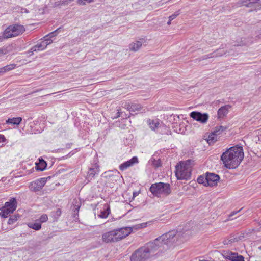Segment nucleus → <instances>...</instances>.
Listing matches in <instances>:
<instances>
[{
	"label": "nucleus",
	"mask_w": 261,
	"mask_h": 261,
	"mask_svg": "<svg viewBox=\"0 0 261 261\" xmlns=\"http://www.w3.org/2000/svg\"><path fill=\"white\" fill-rule=\"evenodd\" d=\"M259 0H243L239 2L240 5L250 7L253 10H256L257 7L259 6Z\"/></svg>",
	"instance_id": "13"
},
{
	"label": "nucleus",
	"mask_w": 261,
	"mask_h": 261,
	"mask_svg": "<svg viewBox=\"0 0 261 261\" xmlns=\"http://www.w3.org/2000/svg\"><path fill=\"white\" fill-rule=\"evenodd\" d=\"M178 15H179V13L173 14L171 16H177Z\"/></svg>",
	"instance_id": "47"
},
{
	"label": "nucleus",
	"mask_w": 261,
	"mask_h": 261,
	"mask_svg": "<svg viewBox=\"0 0 261 261\" xmlns=\"http://www.w3.org/2000/svg\"><path fill=\"white\" fill-rule=\"evenodd\" d=\"M171 19H169V20H168V21H167V24H168V25H169V24H170V23H171Z\"/></svg>",
	"instance_id": "46"
},
{
	"label": "nucleus",
	"mask_w": 261,
	"mask_h": 261,
	"mask_svg": "<svg viewBox=\"0 0 261 261\" xmlns=\"http://www.w3.org/2000/svg\"><path fill=\"white\" fill-rule=\"evenodd\" d=\"M56 215L58 216V217H59L61 215V213H62V211L61 210V209L60 208H58L57 211H56Z\"/></svg>",
	"instance_id": "40"
},
{
	"label": "nucleus",
	"mask_w": 261,
	"mask_h": 261,
	"mask_svg": "<svg viewBox=\"0 0 261 261\" xmlns=\"http://www.w3.org/2000/svg\"><path fill=\"white\" fill-rule=\"evenodd\" d=\"M244 156L242 147L235 146L224 152L222 154L221 159L227 168L234 169L240 165Z\"/></svg>",
	"instance_id": "2"
},
{
	"label": "nucleus",
	"mask_w": 261,
	"mask_h": 261,
	"mask_svg": "<svg viewBox=\"0 0 261 261\" xmlns=\"http://www.w3.org/2000/svg\"><path fill=\"white\" fill-rule=\"evenodd\" d=\"M147 123L150 128L154 131H158V129L161 127V124L158 119L147 120Z\"/></svg>",
	"instance_id": "20"
},
{
	"label": "nucleus",
	"mask_w": 261,
	"mask_h": 261,
	"mask_svg": "<svg viewBox=\"0 0 261 261\" xmlns=\"http://www.w3.org/2000/svg\"><path fill=\"white\" fill-rule=\"evenodd\" d=\"M242 238H243V236L242 234H239V233L233 234L228 238L225 239L223 243L224 245L231 244L233 243L241 240Z\"/></svg>",
	"instance_id": "15"
},
{
	"label": "nucleus",
	"mask_w": 261,
	"mask_h": 261,
	"mask_svg": "<svg viewBox=\"0 0 261 261\" xmlns=\"http://www.w3.org/2000/svg\"><path fill=\"white\" fill-rule=\"evenodd\" d=\"M39 44L41 45V48H42L43 50L45 49L47 46V44H46V41H44V40L41 42Z\"/></svg>",
	"instance_id": "36"
},
{
	"label": "nucleus",
	"mask_w": 261,
	"mask_h": 261,
	"mask_svg": "<svg viewBox=\"0 0 261 261\" xmlns=\"http://www.w3.org/2000/svg\"><path fill=\"white\" fill-rule=\"evenodd\" d=\"M73 1L74 0H63L62 1V4L67 5Z\"/></svg>",
	"instance_id": "38"
},
{
	"label": "nucleus",
	"mask_w": 261,
	"mask_h": 261,
	"mask_svg": "<svg viewBox=\"0 0 261 261\" xmlns=\"http://www.w3.org/2000/svg\"><path fill=\"white\" fill-rule=\"evenodd\" d=\"M27 54L29 55V56H31L32 55V53L31 52H30V50H29L28 52H27Z\"/></svg>",
	"instance_id": "49"
},
{
	"label": "nucleus",
	"mask_w": 261,
	"mask_h": 261,
	"mask_svg": "<svg viewBox=\"0 0 261 261\" xmlns=\"http://www.w3.org/2000/svg\"><path fill=\"white\" fill-rule=\"evenodd\" d=\"M223 255L225 258L231 261H244V258L242 255H239L237 253L230 251H224Z\"/></svg>",
	"instance_id": "11"
},
{
	"label": "nucleus",
	"mask_w": 261,
	"mask_h": 261,
	"mask_svg": "<svg viewBox=\"0 0 261 261\" xmlns=\"http://www.w3.org/2000/svg\"><path fill=\"white\" fill-rule=\"evenodd\" d=\"M225 128L222 126L216 127L214 130L209 135L207 142L209 144H212L218 139V136L223 132Z\"/></svg>",
	"instance_id": "8"
},
{
	"label": "nucleus",
	"mask_w": 261,
	"mask_h": 261,
	"mask_svg": "<svg viewBox=\"0 0 261 261\" xmlns=\"http://www.w3.org/2000/svg\"><path fill=\"white\" fill-rule=\"evenodd\" d=\"M17 201L15 198H11L9 201L6 202L0 210V215L4 218H7L13 213L17 207Z\"/></svg>",
	"instance_id": "7"
},
{
	"label": "nucleus",
	"mask_w": 261,
	"mask_h": 261,
	"mask_svg": "<svg viewBox=\"0 0 261 261\" xmlns=\"http://www.w3.org/2000/svg\"><path fill=\"white\" fill-rule=\"evenodd\" d=\"M25 31L24 27L20 24H15L9 26L4 32L5 38H9L22 34Z\"/></svg>",
	"instance_id": "6"
},
{
	"label": "nucleus",
	"mask_w": 261,
	"mask_h": 261,
	"mask_svg": "<svg viewBox=\"0 0 261 261\" xmlns=\"http://www.w3.org/2000/svg\"><path fill=\"white\" fill-rule=\"evenodd\" d=\"M99 172V167L97 163H95L89 168L88 172L87 179L89 181L91 180L95 175Z\"/></svg>",
	"instance_id": "14"
},
{
	"label": "nucleus",
	"mask_w": 261,
	"mask_h": 261,
	"mask_svg": "<svg viewBox=\"0 0 261 261\" xmlns=\"http://www.w3.org/2000/svg\"><path fill=\"white\" fill-rule=\"evenodd\" d=\"M190 116L193 119L201 123H206L209 116L207 113H201L199 112L193 111L190 114Z\"/></svg>",
	"instance_id": "9"
},
{
	"label": "nucleus",
	"mask_w": 261,
	"mask_h": 261,
	"mask_svg": "<svg viewBox=\"0 0 261 261\" xmlns=\"http://www.w3.org/2000/svg\"><path fill=\"white\" fill-rule=\"evenodd\" d=\"M19 217V216L18 215H15L14 216H11L9 218L8 223L9 224H13L14 223H15L16 221H17Z\"/></svg>",
	"instance_id": "31"
},
{
	"label": "nucleus",
	"mask_w": 261,
	"mask_h": 261,
	"mask_svg": "<svg viewBox=\"0 0 261 261\" xmlns=\"http://www.w3.org/2000/svg\"><path fill=\"white\" fill-rule=\"evenodd\" d=\"M21 121L22 118L21 117L9 118L6 121V123L18 125L20 123Z\"/></svg>",
	"instance_id": "24"
},
{
	"label": "nucleus",
	"mask_w": 261,
	"mask_h": 261,
	"mask_svg": "<svg viewBox=\"0 0 261 261\" xmlns=\"http://www.w3.org/2000/svg\"><path fill=\"white\" fill-rule=\"evenodd\" d=\"M138 163V158L136 156L132 158L130 160L125 162L121 164L119 166V169L120 170L123 171L127 169L128 168L133 166L135 164Z\"/></svg>",
	"instance_id": "16"
},
{
	"label": "nucleus",
	"mask_w": 261,
	"mask_h": 261,
	"mask_svg": "<svg viewBox=\"0 0 261 261\" xmlns=\"http://www.w3.org/2000/svg\"><path fill=\"white\" fill-rule=\"evenodd\" d=\"M132 231L130 227H123L106 232L102 234L101 239L106 243L119 241L128 236Z\"/></svg>",
	"instance_id": "3"
},
{
	"label": "nucleus",
	"mask_w": 261,
	"mask_h": 261,
	"mask_svg": "<svg viewBox=\"0 0 261 261\" xmlns=\"http://www.w3.org/2000/svg\"><path fill=\"white\" fill-rule=\"evenodd\" d=\"M259 138H260V139H261V135H260V137H259Z\"/></svg>",
	"instance_id": "52"
},
{
	"label": "nucleus",
	"mask_w": 261,
	"mask_h": 261,
	"mask_svg": "<svg viewBox=\"0 0 261 261\" xmlns=\"http://www.w3.org/2000/svg\"><path fill=\"white\" fill-rule=\"evenodd\" d=\"M215 53H212L211 54L205 55L202 57V60H205L211 58L215 57Z\"/></svg>",
	"instance_id": "33"
},
{
	"label": "nucleus",
	"mask_w": 261,
	"mask_h": 261,
	"mask_svg": "<svg viewBox=\"0 0 261 261\" xmlns=\"http://www.w3.org/2000/svg\"><path fill=\"white\" fill-rule=\"evenodd\" d=\"M27 54L29 55V56H31L32 55V53L31 52H30V50H29L28 52H27Z\"/></svg>",
	"instance_id": "48"
},
{
	"label": "nucleus",
	"mask_w": 261,
	"mask_h": 261,
	"mask_svg": "<svg viewBox=\"0 0 261 261\" xmlns=\"http://www.w3.org/2000/svg\"><path fill=\"white\" fill-rule=\"evenodd\" d=\"M44 41H46V44H47V45H48L49 44H51L52 43V42H53L52 40H51L48 37H47V38H44Z\"/></svg>",
	"instance_id": "37"
},
{
	"label": "nucleus",
	"mask_w": 261,
	"mask_h": 261,
	"mask_svg": "<svg viewBox=\"0 0 261 261\" xmlns=\"http://www.w3.org/2000/svg\"><path fill=\"white\" fill-rule=\"evenodd\" d=\"M176 231L174 230L164 233L156 238L153 242H149L146 246L136 251L132 255V261H141L152 256L157 248L163 245H170L175 242Z\"/></svg>",
	"instance_id": "1"
},
{
	"label": "nucleus",
	"mask_w": 261,
	"mask_h": 261,
	"mask_svg": "<svg viewBox=\"0 0 261 261\" xmlns=\"http://www.w3.org/2000/svg\"><path fill=\"white\" fill-rule=\"evenodd\" d=\"M150 191L154 196L159 197L161 194L166 196L169 195L171 190L169 184L159 182L152 184L150 188Z\"/></svg>",
	"instance_id": "5"
},
{
	"label": "nucleus",
	"mask_w": 261,
	"mask_h": 261,
	"mask_svg": "<svg viewBox=\"0 0 261 261\" xmlns=\"http://www.w3.org/2000/svg\"><path fill=\"white\" fill-rule=\"evenodd\" d=\"M152 224L151 221H148L145 223H142L141 224H139L138 225H137L136 226V228L140 229V228H143L146 227L147 225H150Z\"/></svg>",
	"instance_id": "32"
},
{
	"label": "nucleus",
	"mask_w": 261,
	"mask_h": 261,
	"mask_svg": "<svg viewBox=\"0 0 261 261\" xmlns=\"http://www.w3.org/2000/svg\"><path fill=\"white\" fill-rule=\"evenodd\" d=\"M145 42L146 41L144 39H140L138 41L133 42L129 44V49L133 51H137Z\"/></svg>",
	"instance_id": "17"
},
{
	"label": "nucleus",
	"mask_w": 261,
	"mask_h": 261,
	"mask_svg": "<svg viewBox=\"0 0 261 261\" xmlns=\"http://www.w3.org/2000/svg\"><path fill=\"white\" fill-rule=\"evenodd\" d=\"M258 38H261V36L258 35Z\"/></svg>",
	"instance_id": "51"
},
{
	"label": "nucleus",
	"mask_w": 261,
	"mask_h": 261,
	"mask_svg": "<svg viewBox=\"0 0 261 261\" xmlns=\"http://www.w3.org/2000/svg\"><path fill=\"white\" fill-rule=\"evenodd\" d=\"M106 208L100 212V214L98 215L99 218H106L110 213V208L109 205L106 206Z\"/></svg>",
	"instance_id": "26"
},
{
	"label": "nucleus",
	"mask_w": 261,
	"mask_h": 261,
	"mask_svg": "<svg viewBox=\"0 0 261 261\" xmlns=\"http://www.w3.org/2000/svg\"><path fill=\"white\" fill-rule=\"evenodd\" d=\"M16 67V65L14 64H12L10 65H8L6 66H4L2 68H0V73L4 74L7 72L12 70L14 69Z\"/></svg>",
	"instance_id": "23"
},
{
	"label": "nucleus",
	"mask_w": 261,
	"mask_h": 261,
	"mask_svg": "<svg viewBox=\"0 0 261 261\" xmlns=\"http://www.w3.org/2000/svg\"><path fill=\"white\" fill-rule=\"evenodd\" d=\"M123 107L128 110L129 112L140 111L142 110V107L139 104L125 103Z\"/></svg>",
	"instance_id": "18"
},
{
	"label": "nucleus",
	"mask_w": 261,
	"mask_h": 261,
	"mask_svg": "<svg viewBox=\"0 0 261 261\" xmlns=\"http://www.w3.org/2000/svg\"><path fill=\"white\" fill-rule=\"evenodd\" d=\"M121 115V112L119 111L118 112V117H120Z\"/></svg>",
	"instance_id": "50"
},
{
	"label": "nucleus",
	"mask_w": 261,
	"mask_h": 261,
	"mask_svg": "<svg viewBox=\"0 0 261 261\" xmlns=\"http://www.w3.org/2000/svg\"><path fill=\"white\" fill-rule=\"evenodd\" d=\"M60 28L57 29L56 30H55V31H53L51 33H50L49 34H48L47 35L45 36L44 37V38H47V37H49V38H51L53 37H54L55 36H56V32L59 30Z\"/></svg>",
	"instance_id": "34"
},
{
	"label": "nucleus",
	"mask_w": 261,
	"mask_h": 261,
	"mask_svg": "<svg viewBox=\"0 0 261 261\" xmlns=\"http://www.w3.org/2000/svg\"><path fill=\"white\" fill-rule=\"evenodd\" d=\"M43 50L42 48H41V45L39 43H38L37 45L33 46L30 50V52H31L32 54H33L34 51H39Z\"/></svg>",
	"instance_id": "29"
},
{
	"label": "nucleus",
	"mask_w": 261,
	"mask_h": 261,
	"mask_svg": "<svg viewBox=\"0 0 261 261\" xmlns=\"http://www.w3.org/2000/svg\"><path fill=\"white\" fill-rule=\"evenodd\" d=\"M48 216L46 214L42 215L39 219L36 220V221H39V223L41 224V223H44L48 221Z\"/></svg>",
	"instance_id": "30"
},
{
	"label": "nucleus",
	"mask_w": 261,
	"mask_h": 261,
	"mask_svg": "<svg viewBox=\"0 0 261 261\" xmlns=\"http://www.w3.org/2000/svg\"><path fill=\"white\" fill-rule=\"evenodd\" d=\"M28 226L36 231L39 230L41 228V224L38 221H35V222H30L27 224Z\"/></svg>",
	"instance_id": "22"
},
{
	"label": "nucleus",
	"mask_w": 261,
	"mask_h": 261,
	"mask_svg": "<svg viewBox=\"0 0 261 261\" xmlns=\"http://www.w3.org/2000/svg\"><path fill=\"white\" fill-rule=\"evenodd\" d=\"M231 108L230 105H225L219 109L217 114L219 118H222L226 116L229 112V109Z\"/></svg>",
	"instance_id": "19"
},
{
	"label": "nucleus",
	"mask_w": 261,
	"mask_h": 261,
	"mask_svg": "<svg viewBox=\"0 0 261 261\" xmlns=\"http://www.w3.org/2000/svg\"><path fill=\"white\" fill-rule=\"evenodd\" d=\"M192 161L188 160L176 166L175 175L179 180L189 179L191 176Z\"/></svg>",
	"instance_id": "4"
},
{
	"label": "nucleus",
	"mask_w": 261,
	"mask_h": 261,
	"mask_svg": "<svg viewBox=\"0 0 261 261\" xmlns=\"http://www.w3.org/2000/svg\"><path fill=\"white\" fill-rule=\"evenodd\" d=\"M155 167H158L159 166H160V163H158L156 162V163H153Z\"/></svg>",
	"instance_id": "45"
},
{
	"label": "nucleus",
	"mask_w": 261,
	"mask_h": 261,
	"mask_svg": "<svg viewBox=\"0 0 261 261\" xmlns=\"http://www.w3.org/2000/svg\"><path fill=\"white\" fill-rule=\"evenodd\" d=\"M4 39L6 38L4 37V33H3V34H0V42H2Z\"/></svg>",
	"instance_id": "44"
},
{
	"label": "nucleus",
	"mask_w": 261,
	"mask_h": 261,
	"mask_svg": "<svg viewBox=\"0 0 261 261\" xmlns=\"http://www.w3.org/2000/svg\"><path fill=\"white\" fill-rule=\"evenodd\" d=\"M5 50L3 48H0V57L3 55L6 54V52L4 51Z\"/></svg>",
	"instance_id": "42"
},
{
	"label": "nucleus",
	"mask_w": 261,
	"mask_h": 261,
	"mask_svg": "<svg viewBox=\"0 0 261 261\" xmlns=\"http://www.w3.org/2000/svg\"><path fill=\"white\" fill-rule=\"evenodd\" d=\"M36 168L37 170L43 171L44 170L47 166L46 162L42 159H39V163L36 164Z\"/></svg>",
	"instance_id": "21"
},
{
	"label": "nucleus",
	"mask_w": 261,
	"mask_h": 261,
	"mask_svg": "<svg viewBox=\"0 0 261 261\" xmlns=\"http://www.w3.org/2000/svg\"><path fill=\"white\" fill-rule=\"evenodd\" d=\"M241 210L238 211H233L231 213V214L229 215V217L233 216V215H236L238 212H240Z\"/></svg>",
	"instance_id": "43"
},
{
	"label": "nucleus",
	"mask_w": 261,
	"mask_h": 261,
	"mask_svg": "<svg viewBox=\"0 0 261 261\" xmlns=\"http://www.w3.org/2000/svg\"><path fill=\"white\" fill-rule=\"evenodd\" d=\"M81 206V204L77 200H74V204L72 210L73 211V217L76 218V216H78L79 208Z\"/></svg>",
	"instance_id": "25"
},
{
	"label": "nucleus",
	"mask_w": 261,
	"mask_h": 261,
	"mask_svg": "<svg viewBox=\"0 0 261 261\" xmlns=\"http://www.w3.org/2000/svg\"><path fill=\"white\" fill-rule=\"evenodd\" d=\"M23 11L24 12L27 13L28 11L26 9L22 8H18V11H20L21 13H23Z\"/></svg>",
	"instance_id": "39"
},
{
	"label": "nucleus",
	"mask_w": 261,
	"mask_h": 261,
	"mask_svg": "<svg viewBox=\"0 0 261 261\" xmlns=\"http://www.w3.org/2000/svg\"><path fill=\"white\" fill-rule=\"evenodd\" d=\"M93 0H78L77 2L80 5H85L86 3H90L93 2Z\"/></svg>",
	"instance_id": "35"
},
{
	"label": "nucleus",
	"mask_w": 261,
	"mask_h": 261,
	"mask_svg": "<svg viewBox=\"0 0 261 261\" xmlns=\"http://www.w3.org/2000/svg\"><path fill=\"white\" fill-rule=\"evenodd\" d=\"M47 181L46 178H41L30 183L29 188L33 191L40 190L45 185Z\"/></svg>",
	"instance_id": "10"
},
{
	"label": "nucleus",
	"mask_w": 261,
	"mask_h": 261,
	"mask_svg": "<svg viewBox=\"0 0 261 261\" xmlns=\"http://www.w3.org/2000/svg\"><path fill=\"white\" fill-rule=\"evenodd\" d=\"M206 181H207V175H206L205 177H204L203 176H200L197 178V182L199 184H203L205 186H207Z\"/></svg>",
	"instance_id": "27"
},
{
	"label": "nucleus",
	"mask_w": 261,
	"mask_h": 261,
	"mask_svg": "<svg viewBox=\"0 0 261 261\" xmlns=\"http://www.w3.org/2000/svg\"><path fill=\"white\" fill-rule=\"evenodd\" d=\"M6 139L3 135L0 134V142H3L5 141Z\"/></svg>",
	"instance_id": "41"
},
{
	"label": "nucleus",
	"mask_w": 261,
	"mask_h": 261,
	"mask_svg": "<svg viewBox=\"0 0 261 261\" xmlns=\"http://www.w3.org/2000/svg\"><path fill=\"white\" fill-rule=\"evenodd\" d=\"M214 53H215L214 55L215 56V57H221L223 55H226L227 53V51L222 49H217Z\"/></svg>",
	"instance_id": "28"
},
{
	"label": "nucleus",
	"mask_w": 261,
	"mask_h": 261,
	"mask_svg": "<svg viewBox=\"0 0 261 261\" xmlns=\"http://www.w3.org/2000/svg\"><path fill=\"white\" fill-rule=\"evenodd\" d=\"M207 186H215L217 185L218 182L220 179V177L218 175L213 173H207Z\"/></svg>",
	"instance_id": "12"
}]
</instances>
